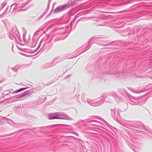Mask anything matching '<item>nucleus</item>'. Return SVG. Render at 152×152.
<instances>
[{"label": "nucleus", "instance_id": "obj_2", "mask_svg": "<svg viewBox=\"0 0 152 152\" xmlns=\"http://www.w3.org/2000/svg\"><path fill=\"white\" fill-rule=\"evenodd\" d=\"M58 118H57L56 117H53L51 118H50V119H58Z\"/></svg>", "mask_w": 152, "mask_h": 152}, {"label": "nucleus", "instance_id": "obj_1", "mask_svg": "<svg viewBox=\"0 0 152 152\" xmlns=\"http://www.w3.org/2000/svg\"><path fill=\"white\" fill-rule=\"evenodd\" d=\"M27 88H21L19 90H17L16 91V93H18L19 92H20L21 91H23L25 89H26Z\"/></svg>", "mask_w": 152, "mask_h": 152}]
</instances>
